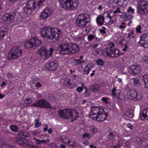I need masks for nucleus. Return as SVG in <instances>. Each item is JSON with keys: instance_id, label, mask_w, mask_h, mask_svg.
I'll list each match as a JSON object with an SVG mask.
<instances>
[{"instance_id": "14", "label": "nucleus", "mask_w": 148, "mask_h": 148, "mask_svg": "<svg viewBox=\"0 0 148 148\" xmlns=\"http://www.w3.org/2000/svg\"><path fill=\"white\" fill-rule=\"evenodd\" d=\"M38 53L43 58L47 59L49 57V51H48L44 46L41 47L38 50Z\"/></svg>"}, {"instance_id": "9", "label": "nucleus", "mask_w": 148, "mask_h": 148, "mask_svg": "<svg viewBox=\"0 0 148 148\" xmlns=\"http://www.w3.org/2000/svg\"><path fill=\"white\" fill-rule=\"evenodd\" d=\"M33 106L41 108H50V104L46 100L43 99H40L37 102L32 105Z\"/></svg>"}, {"instance_id": "22", "label": "nucleus", "mask_w": 148, "mask_h": 148, "mask_svg": "<svg viewBox=\"0 0 148 148\" xmlns=\"http://www.w3.org/2000/svg\"><path fill=\"white\" fill-rule=\"evenodd\" d=\"M140 117L143 120L148 119V108L143 110L140 114Z\"/></svg>"}, {"instance_id": "63", "label": "nucleus", "mask_w": 148, "mask_h": 148, "mask_svg": "<svg viewBox=\"0 0 148 148\" xmlns=\"http://www.w3.org/2000/svg\"><path fill=\"white\" fill-rule=\"evenodd\" d=\"M41 124V123L40 122H37L36 123L35 125L36 127L37 128L39 127Z\"/></svg>"}, {"instance_id": "50", "label": "nucleus", "mask_w": 148, "mask_h": 148, "mask_svg": "<svg viewBox=\"0 0 148 148\" xmlns=\"http://www.w3.org/2000/svg\"><path fill=\"white\" fill-rule=\"evenodd\" d=\"M7 76L9 78H10L12 79H13L15 77L14 75L12 73H10V72L8 73L7 74Z\"/></svg>"}, {"instance_id": "12", "label": "nucleus", "mask_w": 148, "mask_h": 148, "mask_svg": "<svg viewBox=\"0 0 148 148\" xmlns=\"http://www.w3.org/2000/svg\"><path fill=\"white\" fill-rule=\"evenodd\" d=\"M111 95L113 98L116 97V99L118 101L124 99V97L120 94L121 92L119 90L116 89L115 86H114V88L111 90Z\"/></svg>"}, {"instance_id": "46", "label": "nucleus", "mask_w": 148, "mask_h": 148, "mask_svg": "<svg viewBox=\"0 0 148 148\" xmlns=\"http://www.w3.org/2000/svg\"><path fill=\"white\" fill-rule=\"evenodd\" d=\"M140 80L138 78H134L133 79V82L134 85H135L139 83Z\"/></svg>"}, {"instance_id": "55", "label": "nucleus", "mask_w": 148, "mask_h": 148, "mask_svg": "<svg viewBox=\"0 0 148 148\" xmlns=\"http://www.w3.org/2000/svg\"><path fill=\"white\" fill-rule=\"evenodd\" d=\"M5 34H3L0 32V40H3Z\"/></svg>"}, {"instance_id": "31", "label": "nucleus", "mask_w": 148, "mask_h": 148, "mask_svg": "<svg viewBox=\"0 0 148 148\" xmlns=\"http://www.w3.org/2000/svg\"><path fill=\"white\" fill-rule=\"evenodd\" d=\"M99 88V86L98 84H95L92 86L90 88L91 91L96 92L98 90Z\"/></svg>"}, {"instance_id": "21", "label": "nucleus", "mask_w": 148, "mask_h": 148, "mask_svg": "<svg viewBox=\"0 0 148 148\" xmlns=\"http://www.w3.org/2000/svg\"><path fill=\"white\" fill-rule=\"evenodd\" d=\"M123 20L125 21H128L131 20L133 18V16L131 14H127L125 12H123L122 14L120 16Z\"/></svg>"}, {"instance_id": "35", "label": "nucleus", "mask_w": 148, "mask_h": 148, "mask_svg": "<svg viewBox=\"0 0 148 148\" xmlns=\"http://www.w3.org/2000/svg\"><path fill=\"white\" fill-rule=\"evenodd\" d=\"M64 84L69 88H72L74 87L73 84H72L69 80L66 81L64 82Z\"/></svg>"}, {"instance_id": "25", "label": "nucleus", "mask_w": 148, "mask_h": 148, "mask_svg": "<svg viewBox=\"0 0 148 148\" xmlns=\"http://www.w3.org/2000/svg\"><path fill=\"white\" fill-rule=\"evenodd\" d=\"M16 140L17 143L20 145L25 146L27 144V141L25 139L19 138H17Z\"/></svg>"}, {"instance_id": "43", "label": "nucleus", "mask_w": 148, "mask_h": 148, "mask_svg": "<svg viewBox=\"0 0 148 148\" xmlns=\"http://www.w3.org/2000/svg\"><path fill=\"white\" fill-rule=\"evenodd\" d=\"M128 37L130 38H134L135 36H134V32L132 30H131L130 32L128 33Z\"/></svg>"}, {"instance_id": "51", "label": "nucleus", "mask_w": 148, "mask_h": 148, "mask_svg": "<svg viewBox=\"0 0 148 148\" xmlns=\"http://www.w3.org/2000/svg\"><path fill=\"white\" fill-rule=\"evenodd\" d=\"M25 102L26 104H30L32 102V101L30 99H26L25 100Z\"/></svg>"}, {"instance_id": "4", "label": "nucleus", "mask_w": 148, "mask_h": 148, "mask_svg": "<svg viewBox=\"0 0 148 148\" xmlns=\"http://www.w3.org/2000/svg\"><path fill=\"white\" fill-rule=\"evenodd\" d=\"M22 49L21 47L16 46L13 47L9 52L8 59H15L20 57L22 55Z\"/></svg>"}, {"instance_id": "64", "label": "nucleus", "mask_w": 148, "mask_h": 148, "mask_svg": "<svg viewBox=\"0 0 148 148\" xmlns=\"http://www.w3.org/2000/svg\"><path fill=\"white\" fill-rule=\"evenodd\" d=\"M127 126L128 128H130L131 129H132L133 125H132V124L130 123H128L127 125Z\"/></svg>"}, {"instance_id": "37", "label": "nucleus", "mask_w": 148, "mask_h": 148, "mask_svg": "<svg viewBox=\"0 0 148 148\" xmlns=\"http://www.w3.org/2000/svg\"><path fill=\"white\" fill-rule=\"evenodd\" d=\"M49 146L51 148H58V147L57 145L53 142H50L49 144Z\"/></svg>"}, {"instance_id": "33", "label": "nucleus", "mask_w": 148, "mask_h": 148, "mask_svg": "<svg viewBox=\"0 0 148 148\" xmlns=\"http://www.w3.org/2000/svg\"><path fill=\"white\" fill-rule=\"evenodd\" d=\"M90 130L94 134L95 133L98 131V130L97 128L94 125H91L90 127Z\"/></svg>"}, {"instance_id": "54", "label": "nucleus", "mask_w": 148, "mask_h": 148, "mask_svg": "<svg viewBox=\"0 0 148 148\" xmlns=\"http://www.w3.org/2000/svg\"><path fill=\"white\" fill-rule=\"evenodd\" d=\"M105 30H106L105 27H102V29H99V31L101 33H102L104 34H106V32L105 31Z\"/></svg>"}, {"instance_id": "5", "label": "nucleus", "mask_w": 148, "mask_h": 148, "mask_svg": "<svg viewBox=\"0 0 148 148\" xmlns=\"http://www.w3.org/2000/svg\"><path fill=\"white\" fill-rule=\"evenodd\" d=\"M60 4L63 8L73 9L77 8L78 0H60Z\"/></svg>"}, {"instance_id": "59", "label": "nucleus", "mask_w": 148, "mask_h": 148, "mask_svg": "<svg viewBox=\"0 0 148 148\" xmlns=\"http://www.w3.org/2000/svg\"><path fill=\"white\" fill-rule=\"evenodd\" d=\"M27 147L28 148H37L36 147L32 144L28 145Z\"/></svg>"}, {"instance_id": "1", "label": "nucleus", "mask_w": 148, "mask_h": 148, "mask_svg": "<svg viewBox=\"0 0 148 148\" xmlns=\"http://www.w3.org/2000/svg\"><path fill=\"white\" fill-rule=\"evenodd\" d=\"M41 33L42 37L47 39H55L57 41L61 39L62 31L58 28L51 27H44L41 29Z\"/></svg>"}, {"instance_id": "60", "label": "nucleus", "mask_w": 148, "mask_h": 148, "mask_svg": "<svg viewBox=\"0 0 148 148\" xmlns=\"http://www.w3.org/2000/svg\"><path fill=\"white\" fill-rule=\"evenodd\" d=\"M107 99H108L106 97H103L102 98V100L105 103H106L108 102V101H107Z\"/></svg>"}, {"instance_id": "45", "label": "nucleus", "mask_w": 148, "mask_h": 148, "mask_svg": "<svg viewBox=\"0 0 148 148\" xmlns=\"http://www.w3.org/2000/svg\"><path fill=\"white\" fill-rule=\"evenodd\" d=\"M77 99L75 96L74 98H72L70 100V103L72 104H74L76 103L77 101Z\"/></svg>"}, {"instance_id": "56", "label": "nucleus", "mask_w": 148, "mask_h": 148, "mask_svg": "<svg viewBox=\"0 0 148 148\" xmlns=\"http://www.w3.org/2000/svg\"><path fill=\"white\" fill-rule=\"evenodd\" d=\"M141 27L140 26H138L136 28V32L137 33H140L141 32Z\"/></svg>"}, {"instance_id": "2", "label": "nucleus", "mask_w": 148, "mask_h": 148, "mask_svg": "<svg viewBox=\"0 0 148 148\" xmlns=\"http://www.w3.org/2000/svg\"><path fill=\"white\" fill-rule=\"evenodd\" d=\"M89 116L94 120L103 122L106 119L107 114L103 108L94 106L91 108Z\"/></svg>"}, {"instance_id": "23", "label": "nucleus", "mask_w": 148, "mask_h": 148, "mask_svg": "<svg viewBox=\"0 0 148 148\" xmlns=\"http://www.w3.org/2000/svg\"><path fill=\"white\" fill-rule=\"evenodd\" d=\"M71 115L69 119H70L71 121H73L76 120L78 117V112L75 111L72 112L71 111Z\"/></svg>"}, {"instance_id": "48", "label": "nucleus", "mask_w": 148, "mask_h": 148, "mask_svg": "<svg viewBox=\"0 0 148 148\" xmlns=\"http://www.w3.org/2000/svg\"><path fill=\"white\" fill-rule=\"evenodd\" d=\"M68 144H69L70 146L74 147L76 145V141L73 142L70 141V142Z\"/></svg>"}, {"instance_id": "18", "label": "nucleus", "mask_w": 148, "mask_h": 148, "mask_svg": "<svg viewBox=\"0 0 148 148\" xmlns=\"http://www.w3.org/2000/svg\"><path fill=\"white\" fill-rule=\"evenodd\" d=\"M137 8L138 9H148V2L145 1H140Z\"/></svg>"}, {"instance_id": "57", "label": "nucleus", "mask_w": 148, "mask_h": 148, "mask_svg": "<svg viewBox=\"0 0 148 148\" xmlns=\"http://www.w3.org/2000/svg\"><path fill=\"white\" fill-rule=\"evenodd\" d=\"M34 139L35 140L36 144L40 145V140L36 138H34Z\"/></svg>"}, {"instance_id": "61", "label": "nucleus", "mask_w": 148, "mask_h": 148, "mask_svg": "<svg viewBox=\"0 0 148 148\" xmlns=\"http://www.w3.org/2000/svg\"><path fill=\"white\" fill-rule=\"evenodd\" d=\"M53 49L50 48V51H49V57H51L52 54V52H53Z\"/></svg>"}, {"instance_id": "49", "label": "nucleus", "mask_w": 148, "mask_h": 148, "mask_svg": "<svg viewBox=\"0 0 148 148\" xmlns=\"http://www.w3.org/2000/svg\"><path fill=\"white\" fill-rule=\"evenodd\" d=\"M125 23L124 22H122L121 23V25L119 26V27L121 29H123L126 27L125 25Z\"/></svg>"}, {"instance_id": "26", "label": "nucleus", "mask_w": 148, "mask_h": 148, "mask_svg": "<svg viewBox=\"0 0 148 148\" xmlns=\"http://www.w3.org/2000/svg\"><path fill=\"white\" fill-rule=\"evenodd\" d=\"M96 21L98 25H103L104 22L103 16L101 15H99L97 18Z\"/></svg>"}, {"instance_id": "58", "label": "nucleus", "mask_w": 148, "mask_h": 148, "mask_svg": "<svg viewBox=\"0 0 148 148\" xmlns=\"http://www.w3.org/2000/svg\"><path fill=\"white\" fill-rule=\"evenodd\" d=\"M74 60L75 61V62H76V64L77 65V64H80L82 62H81V61H80V59H74Z\"/></svg>"}, {"instance_id": "19", "label": "nucleus", "mask_w": 148, "mask_h": 148, "mask_svg": "<svg viewBox=\"0 0 148 148\" xmlns=\"http://www.w3.org/2000/svg\"><path fill=\"white\" fill-rule=\"evenodd\" d=\"M110 47V57H117L120 54V51L117 49L113 47L112 46Z\"/></svg>"}, {"instance_id": "62", "label": "nucleus", "mask_w": 148, "mask_h": 148, "mask_svg": "<svg viewBox=\"0 0 148 148\" xmlns=\"http://www.w3.org/2000/svg\"><path fill=\"white\" fill-rule=\"evenodd\" d=\"M143 59L144 61L148 62V54H147L146 55Z\"/></svg>"}, {"instance_id": "10", "label": "nucleus", "mask_w": 148, "mask_h": 148, "mask_svg": "<svg viewBox=\"0 0 148 148\" xmlns=\"http://www.w3.org/2000/svg\"><path fill=\"white\" fill-rule=\"evenodd\" d=\"M16 13L15 12H10L9 14L6 13L3 16L1 20L7 24H9L12 22L15 18Z\"/></svg>"}, {"instance_id": "17", "label": "nucleus", "mask_w": 148, "mask_h": 148, "mask_svg": "<svg viewBox=\"0 0 148 148\" xmlns=\"http://www.w3.org/2000/svg\"><path fill=\"white\" fill-rule=\"evenodd\" d=\"M140 38V40L138 42V43L140 45L145 47L144 45L145 44H148V34H143Z\"/></svg>"}, {"instance_id": "13", "label": "nucleus", "mask_w": 148, "mask_h": 148, "mask_svg": "<svg viewBox=\"0 0 148 148\" xmlns=\"http://www.w3.org/2000/svg\"><path fill=\"white\" fill-rule=\"evenodd\" d=\"M141 68V66L139 65H132L129 69L128 71L130 73L135 75L140 72Z\"/></svg>"}, {"instance_id": "11", "label": "nucleus", "mask_w": 148, "mask_h": 148, "mask_svg": "<svg viewBox=\"0 0 148 148\" xmlns=\"http://www.w3.org/2000/svg\"><path fill=\"white\" fill-rule=\"evenodd\" d=\"M71 110L69 109L60 110L57 112L58 115L61 117L69 119L70 116Z\"/></svg>"}, {"instance_id": "39", "label": "nucleus", "mask_w": 148, "mask_h": 148, "mask_svg": "<svg viewBox=\"0 0 148 148\" xmlns=\"http://www.w3.org/2000/svg\"><path fill=\"white\" fill-rule=\"evenodd\" d=\"M7 31V28L3 26H2L0 28V32L3 34H5Z\"/></svg>"}, {"instance_id": "29", "label": "nucleus", "mask_w": 148, "mask_h": 148, "mask_svg": "<svg viewBox=\"0 0 148 148\" xmlns=\"http://www.w3.org/2000/svg\"><path fill=\"white\" fill-rule=\"evenodd\" d=\"M93 67V65L92 64H88L84 69V73L85 74H87L90 71Z\"/></svg>"}, {"instance_id": "40", "label": "nucleus", "mask_w": 148, "mask_h": 148, "mask_svg": "<svg viewBox=\"0 0 148 148\" xmlns=\"http://www.w3.org/2000/svg\"><path fill=\"white\" fill-rule=\"evenodd\" d=\"M10 128L11 130L14 132H16L18 130V127L14 125H12L10 126Z\"/></svg>"}, {"instance_id": "38", "label": "nucleus", "mask_w": 148, "mask_h": 148, "mask_svg": "<svg viewBox=\"0 0 148 148\" xmlns=\"http://www.w3.org/2000/svg\"><path fill=\"white\" fill-rule=\"evenodd\" d=\"M96 62L98 65L100 66H103L104 64V62L101 59H98Z\"/></svg>"}, {"instance_id": "15", "label": "nucleus", "mask_w": 148, "mask_h": 148, "mask_svg": "<svg viewBox=\"0 0 148 148\" xmlns=\"http://www.w3.org/2000/svg\"><path fill=\"white\" fill-rule=\"evenodd\" d=\"M57 61L56 60L50 62L45 65L46 69L49 71H53L56 69L57 67Z\"/></svg>"}, {"instance_id": "47", "label": "nucleus", "mask_w": 148, "mask_h": 148, "mask_svg": "<svg viewBox=\"0 0 148 148\" xmlns=\"http://www.w3.org/2000/svg\"><path fill=\"white\" fill-rule=\"evenodd\" d=\"M148 12V10H138V12L140 14H144Z\"/></svg>"}, {"instance_id": "34", "label": "nucleus", "mask_w": 148, "mask_h": 148, "mask_svg": "<svg viewBox=\"0 0 148 148\" xmlns=\"http://www.w3.org/2000/svg\"><path fill=\"white\" fill-rule=\"evenodd\" d=\"M1 148H15L13 146H11L8 144L4 143L1 146Z\"/></svg>"}, {"instance_id": "3", "label": "nucleus", "mask_w": 148, "mask_h": 148, "mask_svg": "<svg viewBox=\"0 0 148 148\" xmlns=\"http://www.w3.org/2000/svg\"><path fill=\"white\" fill-rule=\"evenodd\" d=\"M58 49L62 54H74L79 52V48L78 45L76 44L63 43L60 45Z\"/></svg>"}, {"instance_id": "28", "label": "nucleus", "mask_w": 148, "mask_h": 148, "mask_svg": "<svg viewBox=\"0 0 148 148\" xmlns=\"http://www.w3.org/2000/svg\"><path fill=\"white\" fill-rule=\"evenodd\" d=\"M134 116L133 111L132 110H128L126 111L125 113V117L131 118Z\"/></svg>"}, {"instance_id": "16", "label": "nucleus", "mask_w": 148, "mask_h": 148, "mask_svg": "<svg viewBox=\"0 0 148 148\" xmlns=\"http://www.w3.org/2000/svg\"><path fill=\"white\" fill-rule=\"evenodd\" d=\"M139 94H138L136 91L134 90L131 89L128 92L127 97L131 99H139Z\"/></svg>"}, {"instance_id": "27", "label": "nucleus", "mask_w": 148, "mask_h": 148, "mask_svg": "<svg viewBox=\"0 0 148 148\" xmlns=\"http://www.w3.org/2000/svg\"><path fill=\"white\" fill-rule=\"evenodd\" d=\"M110 47L105 49L102 51V54L103 56L106 57L108 56H110Z\"/></svg>"}, {"instance_id": "36", "label": "nucleus", "mask_w": 148, "mask_h": 148, "mask_svg": "<svg viewBox=\"0 0 148 148\" xmlns=\"http://www.w3.org/2000/svg\"><path fill=\"white\" fill-rule=\"evenodd\" d=\"M108 18L109 19L108 23L109 25L112 24L116 21V18L114 16H110Z\"/></svg>"}, {"instance_id": "53", "label": "nucleus", "mask_w": 148, "mask_h": 148, "mask_svg": "<svg viewBox=\"0 0 148 148\" xmlns=\"http://www.w3.org/2000/svg\"><path fill=\"white\" fill-rule=\"evenodd\" d=\"M90 134H89L88 133H86L84 134L82 136V138H84L85 137H87L88 138H90Z\"/></svg>"}, {"instance_id": "32", "label": "nucleus", "mask_w": 148, "mask_h": 148, "mask_svg": "<svg viewBox=\"0 0 148 148\" xmlns=\"http://www.w3.org/2000/svg\"><path fill=\"white\" fill-rule=\"evenodd\" d=\"M109 134L108 135V138L110 140L112 139L116 136V132L115 131H113L111 132H110L109 131Z\"/></svg>"}, {"instance_id": "6", "label": "nucleus", "mask_w": 148, "mask_h": 148, "mask_svg": "<svg viewBox=\"0 0 148 148\" xmlns=\"http://www.w3.org/2000/svg\"><path fill=\"white\" fill-rule=\"evenodd\" d=\"M90 21L89 15L87 14H81L79 15L76 21L77 25L80 27H83Z\"/></svg>"}, {"instance_id": "7", "label": "nucleus", "mask_w": 148, "mask_h": 148, "mask_svg": "<svg viewBox=\"0 0 148 148\" xmlns=\"http://www.w3.org/2000/svg\"><path fill=\"white\" fill-rule=\"evenodd\" d=\"M45 0H29L26 5L24 7L23 9H33L39 8L42 6L43 3Z\"/></svg>"}, {"instance_id": "52", "label": "nucleus", "mask_w": 148, "mask_h": 148, "mask_svg": "<svg viewBox=\"0 0 148 148\" xmlns=\"http://www.w3.org/2000/svg\"><path fill=\"white\" fill-rule=\"evenodd\" d=\"M103 16L104 17H107L109 18L110 16V13L108 12H104Z\"/></svg>"}, {"instance_id": "30", "label": "nucleus", "mask_w": 148, "mask_h": 148, "mask_svg": "<svg viewBox=\"0 0 148 148\" xmlns=\"http://www.w3.org/2000/svg\"><path fill=\"white\" fill-rule=\"evenodd\" d=\"M143 79L145 84V87L148 89V74H145L143 75Z\"/></svg>"}, {"instance_id": "8", "label": "nucleus", "mask_w": 148, "mask_h": 148, "mask_svg": "<svg viewBox=\"0 0 148 148\" xmlns=\"http://www.w3.org/2000/svg\"><path fill=\"white\" fill-rule=\"evenodd\" d=\"M41 41L36 37H33L28 41H27L24 44L25 47L27 48H36L41 44Z\"/></svg>"}, {"instance_id": "41", "label": "nucleus", "mask_w": 148, "mask_h": 148, "mask_svg": "<svg viewBox=\"0 0 148 148\" xmlns=\"http://www.w3.org/2000/svg\"><path fill=\"white\" fill-rule=\"evenodd\" d=\"M88 39L89 41H91L95 39V40L97 39V38L95 36L93 35H90L88 36Z\"/></svg>"}, {"instance_id": "20", "label": "nucleus", "mask_w": 148, "mask_h": 148, "mask_svg": "<svg viewBox=\"0 0 148 148\" xmlns=\"http://www.w3.org/2000/svg\"><path fill=\"white\" fill-rule=\"evenodd\" d=\"M51 10H44L40 15V17L42 19H46L51 14Z\"/></svg>"}, {"instance_id": "24", "label": "nucleus", "mask_w": 148, "mask_h": 148, "mask_svg": "<svg viewBox=\"0 0 148 148\" xmlns=\"http://www.w3.org/2000/svg\"><path fill=\"white\" fill-rule=\"evenodd\" d=\"M84 88L85 89V91L84 92V93L85 94V95L86 97H88L89 96V95L88 93V91L87 90V89L86 87L83 84L82 87L79 86L76 89V91L77 92H80L82 91L83 90Z\"/></svg>"}, {"instance_id": "42", "label": "nucleus", "mask_w": 148, "mask_h": 148, "mask_svg": "<svg viewBox=\"0 0 148 148\" xmlns=\"http://www.w3.org/2000/svg\"><path fill=\"white\" fill-rule=\"evenodd\" d=\"M61 140L62 142L67 144H68L70 142V140H69L67 141V138H66L65 136L61 138Z\"/></svg>"}, {"instance_id": "44", "label": "nucleus", "mask_w": 148, "mask_h": 148, "mask_svg": "<svg viewBox=\"0 0 148 148\" xmlns=\"http://www.w3.org/2000/svg\"><path fill=\"white\" fill-rule=\"evenodd\" d=\"M19 136L21 137H22L21 138L25 139V138L28 137L29 136L28 134H27L26 133H23V132H21L19 134Z\"/></svg>"}]
</instances>
